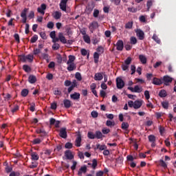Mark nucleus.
<instances>
[{"instance_id":"nucleus-1","label":"nucleus","mask_w":176,"mask_h":176,"mask_svg":"<svg viewBox=\"0 0 176 176\" xmlns=\"http://www.w3.org/2000/svg\"><path fill=\"white\" fill-rule=\"evenodd\" d=\"M19 58L21 61H23V63H26L27 60H28L29 63H32V61H34V55L32 54H28L27 56L19 55Z\"/></svg>"},{"instance_id":"nucleus-2","label":"nucleus","mask_w":176,"mask_h":176,"mask_svg":"<svg viewBox=\"0 0 176 176\" xmlns=\"http://www.w3.org/2000/svg\"><path fill=\"white\" fill-rule=\"evenodd\" d=\"M98 27H100V25H98V22L94 21L91 23H89V30L90 32H91V34H93V32H94L96 31V30H97V28H98Z\"/></svg>"},{"instance_id":"nucleus-3","label":"nucleus","mask_w":176,"mask_h":176,"mask_svg":"<svg viewBox=\"0 0 176 176\" xmlns=\"http://www.w3.org/2000/svg\"><path fill=\"white\" fill-rule=\"evenodd\" d=\"M29 8H24L21 12V17L22 18V23L25 24L27 23V13L28 12Z\"/></svg>"},{"instance_id":"nucleus-4","label":"nucleus","mask_w":176,"mask_h":176,"mask_svg":"<svg viewBox=\"0 0 176 176\" xmlns=\"http://www.w3.org/2000/svg\"><path fill=\"white\" fill-rule=\"evenodd\" d=\"M136 35L140 41H144L145 38V33L141 29H137L135 30Z\"/></svg>"},{"instance_id":"nucleus-5","label":"nucleus","mask_w":176,"mask_h":176,"mask_svg":"<svg viewBox=\"0 0 176 176\" xmlns=\"http://www.w3.org/2000/svg\"><path fill=\"white\" fill-rule=\"evenodd\" d=\"M128 90H130V91H131L132 93H142V87H140L138 85H135L134 88L129 87Z\"/></svg>"},{"instance_id":"nucleus-6","label":"nucleus","mask_w":176,"mask_h":176,"mask_svg":"<svg viewBox=\"0 0 176 176\" xmlns=\"http://www.w3.org/2000/svg\"><path fill=\"white\" fill-rule=\"evenodd\" d=\"M116 86L118 89H123L124 87V81L121 78H116Z\"/></svg>"},{"instance_id":"nucleus-7","label":"nucleus","mask_w":176,"mask_h":176,"mask_svg":"<svg viewBox=\"0 0 176 176\" xmlns=\"http://www.w3.org/2000/svg\"><path fill=\"white\" fill-rule=\"evenodd\" d=\"M173 82V78L170 77L169 76H164L162 79V83L165 85V86H168L169 83Z\"/></svg>"},{"instance_id":"nucleus-8","label":"nucleus","mask_w":176,"mask_h":176,"mask_svg":"<svg viewBox=\"0 0 176 176\" xmlns=\"http://www.w3.org/2000/svg\"><path fill=\"white\" fill-rule=\"evenodd\" d=\"M59 135L61 138H64L65 140V138L68 137L67 134V128H64V127L61 128L60 129Z\"/></svg>"},{"instance_id":"nucleus-9","label":"nucleus","mask_w":176,"mask_h":176,"mask_svg":"<svg viewBox=\"0 0 176 176\" xmlns=\"http://www.w3.org/2000/svg\"><path fill=\"white\" fill-rule=\"evenodd\" d=\"M117 50H119L120 52H122L123 50L124 45H123V41L118 40L116 44Z\"/></svg>"},{"instance_id":"nucleus-10","label":"nucleus","mask_w":176,"mask_h":176,"mask_svg":"<svg viewBox=\"0 0 176 176\" xmlns=\"http://www.w3.org/2000/svg\"><path fill=\"white\" fill-rule=\"evenodd\" d=\"M45 10H46V4L45 3L41 4V7L37 8V12L43 14V16L45 14Z\"/></svg>"},{"instance_id":"nucleus-11","label":"nucleus","mask_w":176,"mask_h":176,"mask_svg":"<svg viewBox=\"0 0 176 176\" xmlns=\"http://www.w3.org/2000/svg\"><path fill=\"white\" fill-rule=\"evenodd\" d=\"M65 156L67 160H72V159H74V155H72V152H71L69 150H67L65 152Z\"/></svg>"},{"instance_id":"nucleus-12","label":"nucleus","mask_w":176,"mask_h":176,"mask_svg":"<svg viewBox=\"0 0 176 176\" xmlns=\"http://www.w3.org/2000/svg\"><path fill=\"white\" fill-rule=\"evenodd\" d=\"M153 85H155L157 86H160V85H163V81L160 78H157L156 77L153 78L152 81Z\"/></svg>"},{"instance_id":"nucleus-13","label":"nucleus","mask_w":176,"mask_h":176,"mask_svg":"<svg viewBox=\"0 0 176 176\" xmlns=\"http://www.w3.org/2000/svg\"><path fill=\"white\" fill-rule=\"evenodd\" d=\"M87 173V166H81L78 172V175L82 176V174H86Z\"/></svg>"},{"instance_id":"nucleus-14","label":"nucleus","mask_w":176,"mask_h":176,"mask_svg":"<svg viewBox=\"0 0 176 176\" xmlns=\"http://www.w3.org/2000/svg\"><path fill=\"white\" fill-rule=\"evenodd\" d=\"M70 98L72 100H78L80 99V94L78 92H74L73 94L70 95Z\"/></svg>"},{"instance_id":"nucleus-15","label":"nucleus","mask_w":176,"mask_h":176,"mask_svg":"<svg viewBox=\"0 0 176 176\" xmlns=\"http://www.w3.org/2000/svg\"><path fill=\"white\" fill-rule=\"evenodd\" d=\"M63 104H64L65 108H66L67 109H68V108H71V107L72 106V103L71 100H69L68 99H65L63 100Z\"/></svg>"},{"instance_id":"nucleus-16","label":"nucleus","mask_w":176,"mask_h":176,"mask_svg":"<svg viewBox=\"0 0 176 176\" xmlns=\"http://www.w3.org/2000/svg\"><path fill=\"white\" fill-rule=\"evenodd\" d=\"M80 142H82V136L80 135V134H79V135H78V136L75 140L76 146L79 148V146H80V145H81Z\"/></svg>"},{"instance_id":"nucleus-17","label":"nucleus","mask_w":176,"mask_h":176,"mask_svg":"<svg viewBox=\"0 0 176 176\" xmlns=\"http://www.w3.org/2000/svg\"><path fill=\"white\" fill-rule=\"evenodd\" d=\"M67 65H68V67H67V69L69 72L74 71V69H76V65L75 63H69Z\"/></svg>"},{"instance_id":"nucleus-18","label":"nucleus","mask_w":176,"mask_h":176,"mask_svg":"<svg viewBox=\"0 0 176 176\" xmlns=\"http://www.w3.org/2000/svg\"><path fill=\"white\" fill-rule=\"evenodd\" d=\"M58 38H59V41L62 43H67V39L65 38V36H64V34H63V32H59L58 33Z\"/></svg>"},{"instance_id":"nucleus-19","label":"nucleus","mask_w":176,"mask_h":176,"mask_svg":"<svg viewBox=\"0 0 176 176\" xmlns=\"http://www.w3.org/2000/svg\"><path fill=\"white\" fill-rule=\"evenodd\" d=\"M140 107H142V102L140 100H135L133 104L134 109H140Z\"/></svg>"},{"instance_id":"nucleus-20","label":"nucleus","mask_w":176,"mask_h":176,"mask_svg":"<svg viewBox=\"0 0 176 176\" xmlns=\"http://www.w3.org/2000/svg\"><path fill=\"white\" fill-rule=\"evenodd\" d=\"M104 76H102V73H96L94 77V79L95 80H102V78Z\"/></svg>"},{"instance_id":"nucleus-21","label":"nucleus","mask_w":176,"mask_h":176,"mask_svg":"<svg viewBox=\"0 0 176 176\" xmlns=\"http://www.w3.org/2000/svg\"><path fill=\"white\" fill-rule=\"evenodd\" d=\"M28 82L32 85L35 83V82H36V77L34 75H30L28 78Z\"/></svg>"},{"instance_id":"nucleus-22","label":"nucleus","mask_w":176,"mask_h":176,"mask_svg":"<svg viewBox=\"0 0 176 176\" xmlns=\"http://www.w3.org/2000/svg\"><path fill=\"white\" fill-rule=\"evenodd\" d=\"M76 57L74 55H69V60L67 62V64H75L74 61L76 60Z\"/></svg>"},{"instance_id":"nucleus-23","label":"nucleus","mask_w":176,"mask_h":176,"mask_svg":"<svg viewBox=\"0 0 176 176\" xmlns=\"http://www.w3.org/2000/svg\"><path fill=\"white\" fill-rule=\"evenodd\" d=\"M94 60L95 64H98V61L100 60V54H98V52H94Z\"/></svg>"},{"instance_id":"nucleus-24","label":"nucleus","mask_w":176,"mask_h":176,"mask_svg":"<svg viewBox=\"0 0 176 176\" xmlns=\"http://www.w3.org/2000/svg\"><path fill=\"white\" fill-rule=\"evenodd\" d=\"M31 159L32 160H39V155L36 152H33L31 153Z\"/></svg>"},{"instance_id":"nucleus-25","label":"nucleus","mask_w":176,"mask_h":176,"mask_svg":"<svg viewBox=\"0 0 176 176\" xmlns=\"http://www.w3.org/2000/svg\"><path fill=\"white\" fill-rule=\"evenodd\" d=\"M104 135H102V133L100 131H96L95 133V138H97L98 140H101Z\"/></svg>"},{"instance_id":"nucleus-26","label":"nucleus","mask_w":176,"mask_h":176,"mask_svg":"<svg viewBox=\"0 0 176 176\" xmlns=\"http://www.w3.org/2000/svg\"><path fill=\"white\" fill-rule=\"evenodd\" d=\"M107 148V147L105 144H102V145L100 144H96V149H99L100 151H104Z\"/></svg>"},{"instance_id":"nucleus-27","label":"nucleus","mask_w":176,"mask_h":176,"mask_svg":"<svg viewBox=\"0 0 176 176\" xmlns=\"http://www.w3.org/2000/svg\"><path fill=\"white\" fill-rule=\"evenodd\" d=\"M139 60L142 64H145L146 63V57L142 54L139 55Z\"/></svg>"},{"instance_id":"nucleus-28","label":"nucleus","mask_w":176,"mask_h":176,"mask_svg":"<svg viewBox=\"0 0 176 176\" xmlns=\"http://www.w3.org/2000/svg\"><path fill=\"white\" fill-rule=\"evenodd\" d=\"M53 17L56 19V20H58V19H61V12H55L54 15H53Z\"/></svg>"},{"instance_id":"nucleus-29","label":"nucleus","mask_w":176,"mask_h":176,"mask_svg":"<svg viewBox=\"0 0 176 176\" xmlns=\"http://www.w3.org/2000/svg\"><path fill=\"white\" fill-rule=\"evenodd\" d=\"M159 96L160 97H161V98H164V97H166L167 96V92L166 91V90L162 89L160 91Z\"/></svg>"},{"instance_id":"nucleus-30","label":"nucleus","mask_w":176,"mask_h":176,"mask_svg":"<svg viewBox=\"0 0 176 176\" xmlns=\"http://www.w3.org/2000/svg\"><path fill=\"white\" fill-rule=\"evenodd\" d=\"M80 53H81L82 56H87L88 58H89V56H90V53L88 52V54H87V50H86V49H85V48L81 49Z\"/></svg>"},{"instance_id":"nucleus-31","label":"nucleus","mask_w":176,"mask_h":176,"mask_svg":"<svg viewBox=\"0 0 176 176\" xmlns=\"http://www.w3.org/2000/svg\"><path fill=\"white\" fill-rule=\"evenodd\" d=\"M59 6L61 10H63V12H67V4L60 2Z\"/></svg>"},{"instance_id":"nucleus-32","label":"nucleus","mask_w":176,"mask_h":176,"mask_svg":"<svg viewBox=\"0 0 176 176\" xmlns=\"http://www.w3.org/2000/svg\"><path fill=\"white\" fill-rule=\"evenodd\" d=\"M87 137L89 140H94V138H96V133L94 134V133L89 131L87 133Z\"/></svg>"},{"instance_id":"nucleus-33","label":"nucleus","mask_w":176,"mask_h":176,"mask_svg":"<svg viewBox=\"0 0 176 176\" xmlns=\"http://www.w3.org/2000/svg\"><path fill=\"white\" fill-rule=\"evenodd\" d=\"M137 42H138L137 38H135L134 36H131L130 38V43H131V45H137Z\"/></svg>"},{"instance_id":"nucleus-34","label":"nucleus","mask_w":176,"mask_h":176,"mask_svg":"<svg viewBox=\"0 0 176 176\" xmlns=\"http://www.w3.org/2000/svg\"><path fill=\"white\" fill-rule=\"evenodd\" d=\"M125 28H126V30H131L133 28V22L129 21V22L126 23L125 25Z\"/></svg>"},{"instance_id":"nucleus-35","label":"nucleus","mask_w":176,"mask_h":176,"mask_svg":"<svg viewBox=\"0 0 176 176\" xmlns=\"http://www.w3.org/2000/svg\"><path fill=\"white\" fill-rule=\"evenodd\" d=\"M152 39H153V41H155V42H156V43L160 44V38H159V37H157V35H156V34H154Z\"/></svg>"},{"instance_id":"nucleus-36","label":"nucleus","mask_w":176,"mask_h":176,"mask_svg":"<svg viewBox=\"0 0 176 176\" xmlns=\"http://www.w3.org/2000/svg\"><path fill=\"white\" fill-rule=\"evenodd\" d=\"M149 142H156V137L153 135H148Z\"/></svg>"},{"instance_id":"nucleus-37","label":"nucleus","mask_w":176,"mask_h":176,"mask_svg":"<svg viewBox=\"0 0 176 176\" xmlns=\"http://www.w3.org/2000/svg\"><path fill=\"white\" fill-rule=\"evenodd\" d=\"M23 69L25 71V72H31V67L28 65H24L23 66Z\"/></svg>"},{"instance_id":"nucleus-38","label":"nucleus","mask_w":176,"mask_h":176,"mask_svg":"<svg viewBox=\"0 0 176 176\" xmlns=\"http://www.w3.org/2000/svg\"><path fill=\"white\" fill-rule=\"evenodd\" d=\"M29 91L27 89H24L21 91L22 97H27L28 96Z\"/></svg>"},{"instance_id":"nucleus-39","label":"nucleus","mask_w":176,"mask_h":176,"mask_svg":"<svg viewBox=\"0 0 176 176\" xmlns=\"http://www.w3.org/2000/svg\"><path fill=\"white\" fill-rule=\"evenodd\" d=\"M19 109H20V107H19V105H17V104H15L14 106V108H12L11 109V112H12V113H14L17 112V111H19Z\"/></svg>"},{"instance_id":"nucleus-40","label":"nucleus","mask_w":176,"mask_h":176,"mask_svg":"<svg viewBox=\"0 0 176 176\" xmlns=\"http://www.w3.org/2000/svg\"><path fill=\"white\" fill-rule=\"evenodd\" d=\"M56 60L58 64H61V63H63V56H61V54H58V55L56 56Z\"/></svg>"},{"instance_id":"nucleus-41","label":"nucleus","mask_w":176,"mask_h":176,"mask_svg":"<svg viewBox=\"0 0 176 176\" xmlns=\"http://www.w3.org/2000/svg\"><path fill=\"white\" fill-rule=\"evenodd\" d=\"M36 133L37 134H42L43 137H45V135H47V134L44 129H38L36 131Z\"/></svg>"},{"instance_id":"nucleus-42","label":"nucleus","mask_w":176,"mask_h":176,"mask_svg":"<svg viewBox=\"0 0 176 176\" xmlns=\"http://www.w3.org/2000/svg\"><path fill=\"white\" fill-rule=\"evenodd\" d=\"M106 126H107L108 127H112L113 126H115V122H112L111 120H107L106 122Z\"/></svg>"},{"instance_id":"nucleus-43","label":"nucleus","mask_w":176,"mask_h":176,"mask_svg":"<svg viewBox=\"0 0 176 176\" xmlns=\"http://www.w3.org/2000/svg\"><path fill=\"white\" fill-rule=\"evenodd\" d=\"M83 40L85 43H90V36H89V35L86 34L83 36Z\"/></svg>"},{"instance_id":"nucleus-44","label":"nucleus","mask_w":176,"mask_h":176,"mask_svg":"<svg viewBox=\"0 0 176 176\" xmlns=\"http://www.w3.org/2000/svg\"><path fill=\"white\" fill-rule=\"evenodd\" d=\"M121 129H122V130H127V129H129V123L122 122L121 125Z\"/></svg>"},{"instance_id":"nucleus-45","label":"nucleus","mask_w":176,"mask_h":176,"mask_svg":"<svg viewBox=\"0 0 176 176\" xmlns=\"http://www.w3.org/2000/svg\"><path fill=\"white\" fill-rule=\"evenodd\" d=\"M133 59L131 57L129 56L125 60H124V64L126 65H130L131 64V61Z\"/></svg>"},{"instance_id":"nucleus-46","label":"nucleus","mask_w":176,"mask_h":176,"mask_svg":"<svg viewBox=\"0 0 176 176\" xmlns=\"http://www.w3.org/2000/svg\"><path fill=\"white\" fill-rule=\"evenodd\" d=\"M98 164V162H97V160L94 159V160H92V164H91L92 168H93L94 170H96V167H97Z\"/></svg>"},{"instance_id":"nucleus-47","label":"nucleus","mask_w":176,"mask_h":176,"mask_svg":"<svg viewBox=\"0 0 176 176\" xmlns=\"http://www.w3.org/2000/svg\"><path fill=\"white\" fill-rule=\"evenodd\" d=\"M38 41V35L34 34L30 39L31 43H35Z\"/></svg>"},{"instance_id":"nucleus-48","label":"nucleus","mask_w":176,"mask_h":176,"mask_svg":"<svg viewBox=\"0 0 176 176\" xmlns=\"http://www.w3.org/2000/svg\"><path fill=\"white\" fill-rule=\"evenodd\" d=\"M75 78L76 79H77V80H78L79 82H80V80H82V75L80 74V73L79 72H76L75 74Z\"/></svg>"},{"instance_id":"nucleus-49","label":"nucleus","mask_w":176,"mask_h":176,"mask_svg":"<svg viewBox=\"0 0 176 176\" xmlns=\"http://www.w3.org/2000/svg\"><path fill=\"white\" fill-rule=\"evenodd\" d=\"M160 164L161 167H164V168H167V164L163 160H160Z\"/></svg>"},{"instance_id":"nucleus-50","label":"nucleus","mask_w":176,"mask_h":176,"mask_svg":"<svg viewBox=\"0 0 176 176\" xmlns=\"http://www.w3.org/2000/svg\"><path fill=\"white\" fill-rule=\"evenodd\" d=\"M72 146H73V144L71 142H67L65 144V148L66 149H72Z\"/></svg>"},{"instance_id":"nucleus-51","label":"nucleus","mask_w":176,"mask_h":176,"mask_svg":"<svg viewBox=\"0 0 176 176\" xmlns=\"http://www.w3.org/2000/svg\"><path fill=\"white\" fill-rule=\"evenodd\" d=\"M100 14V10L95 9L94 10V13H93V16L94 17H95L96 19H97V17H98V15Z\"/></svg>"},{"instance_id":"nucleus-52","label":"nucleus","mask_w":176,"mask_h":176,"mask_svg":"<svg viewBox=\"0 0 176 176\" xmlns=\"http://www.w3.org/2000/svg\"><path fill=\"white\" fill-rule=\"evenodd\" d=\"M39 35L42 39H47V36H46V33L45 32H41Z\"/></svg>"},{"instance_id":"nucleus-53","label":"nucleus","mask_w":176,"mask_h":176,"mask_svg":"<svg viewBox=\"0 0 176 176\" xmlns=\"http://www.w3.org/2000/svg\"><path fill=\"white\" fill-rule=\"evenodd\" d=\"M53 50H58L60 49V44L58 43H54L52 45Z\"/></svg>"},{"instance_id":"nucleus-54","label":"nucleus","mask_w":176,"mask_h":176,"mask_svg":"<svg viewBox=\"0 0 176 176\" xmlns=\"http://www.w3.org/2000/svg\"><path fill=\"white\" fill-rule=\"evenodd\" d=\"M28 17L30 20H31V19H34V17H35V12L34 11H30Z\"/></svg>"},{"instance_id":"nucleus-55","label":"nucleus","mask_w":176,"mask_h":176,"mask_svg":"<svg viewBox=\"0 0 176 176\" xmlns=\"http://www.w3.org/2000/svg\"><path fill=\"white\" fill-rule=\"evenodd\" d=\"M135 69H136L135 65H132L131 66V75H134L135 74Z\"/></svg>"},{"instance_id":"nucleus-56","label":"nucleus","mask_w":176,"mask_h":176,"mask_svg":"<svg viewBox=\"0 0 176 176\" xmlns=\"http://www.w3.org/2000/svg\"><path fill=\"white\" fill-rule=\"evenodd\" d=\"M152 5H153V3H152V1H148L147 3H146V6H147V11L149 12V9H151V6H152Z\"/></svg>"},{"instance_id":"nucleus-57","label":"nucleus","mask_w":176,"mask_h":176,"mask_svg":"<svg viewBox=\"0 0 176 176\" xmlns=\"http://www.w3.org/2000/svg\"><path fill=\"white\" fill-rule=\"evenodd\" d=\"M162 105L164 109H168V102H162Z\"/></svg>"},{"instance_id":"nucleus-58","label":"nucleus","mask_w":176,"mask_h":176,"mask_svg":"<svg viewBox=\"0 0 176 176\" xmlns=\"http://www.w3.org/2000/svg\"><path fill=\"white\" fill-rule=\"evenodd\" d=\"M54 94L55 96H61V91L58 89H56L54 91Z\"/></svg>"},{"instance_id":"nucleus-59","label":"nucleus","mask_w":176,"mask_h":176,"mask_svg":"<svg viewBox=\"0 0 176 176\" xmlns=\"http://www.w3.org/2000/svg\"><path fill=\"white\" fill-rule=\"evenodd\" d=\"M121 68L122 71H127V69H129V65H126L125 63L122 64Z\"/></svg>"},{"instance_id":"nucleus-60","label":"nucleus","mask_w":176,"mask_h":176,"mask_svg":"<svg viewBox=\"0 0 176 176\" xmlns=\"http://www.w3.org/2000/svg\"><path fill=\"white\" fill-rule=\"evenodd\" d=\"M47 28H50V30H52V28L54 27V23L52 21H50L47 23Z\"/></svg>"},{"instance_id":"nucleus-61","label":"nucleus","mask_w":176,"mask_h":176,"mask_svg":"<svg viewBox=\"0 0 176 176\" xmlns=\"http://www.w3.org/2000/svg\"><path fill=\"white\" fill-rule=\"evenodd\" d=\"M144 96H145V98L147 100H149V98H151V95L149 94V91H144Z\"/></svg>"},{"instance_id":"nucleus-62","label":"nucleus","mask_w":176,"mask_h":176,"mask_svg":"<svg viewBox=\"0 0 176 176\" xmlns=\"http://www.w3.org/2000/svg\"><path fill=\"white\" fill-rule=\"evenodd\" d=\"M91 115L92 118H98V113L96 111H93L91 113Z\"/></svg>"},{"instance_id":"nucleus-63","label":"nucleus","mask_w":176,"mask_h":176,"mask_svg":"<svg viewBox=\"0 0 176 176\" xmlns=\"http://www.w3.org/2000/svg\"><path fill=\"white\" fill-rule=\"evenodd\" d=\"M92 42H93L94 45H97V43H98V42H100V38L95 37L92 39Z\"/></svg>"},{"instance_id":"nucleus-64","label":"nucleus","mask_w":176,"mask_h":176,"mask_svg":"<svg viewBox=\"0 0 176 176\" xmlns=\"http://www.w3.org/2000/svg\"><path fill=\"white\" fill-rule=\"evenodd\" d=\"M56 67V63L53 61L50 62V64L48 65V68H54Z\"/></svg>"}]
</instances>
